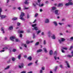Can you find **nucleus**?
<instances>
[{
	"label": "nucleus",
	"mask_w": 73,
	"mask_h": 73,
	"mask_svg": "<svg viewBox=\"0 0 73 73\" xmlns=\"http://www.w3.org/2000/svg\"><path fill=\"white\" fill-rule=\"evenodd\" d=\"M43 44H44V45H45V44H46V40H44V42H43Z\"/></svg>",
	"instance_id": "nucleus-39"
},
{
	"label": "nucleus",
	"mask_w": 73,
	"mask_h": 73,
	"mask_svg": "<svg viewBox=\"0 0 73 73\" xmlns=\"http://www.w3.org/2000/svg\"><path fill=\"white\" fill-rule=\"evenodd\" d=\"M4 51H5L4 50H2L0 51V52H4Z\"/></svg>",
	"instance_id": "nucleus-53"
},
{
	"label": "nucleus",
	"mask_w": 73,
	"mask_h": 73,
	"mask_svg": "<svg viewBox=\"0 0 73 73\" xmlns=\"http://www.w3.org/2000/svg\"><path fill=\"white\" fill-rule=\"evenodd\" d=\"M48 36L49 37H50V36H51V33H50V31H49L48 32Z\"/></svg>",
	"instance_id": "nucleus-15"
},
{
	"label": "nucleus",
	"mask_w": 73,
	"mask_h": 73,
	"mask_svg": "<svg viewBox=\"0 0 73 73\" xmlns=\"http://www.w3.org/2000/svg\"><path fill=\"white\" fill-rule=\"evenodd\" d=\"M26 71H23L21 73H26Z\"/></svg>",
	"instance_id": "nucleus-58"
},
{
	"label": "nucleus",
	"mask_w": 73,
	"mask_h": 73,
	"mask_svg": "<svg viewBox=\"0 0 73 73\" xmlns=\"http://www.w3.org/2000/svg\"><path fill=\"white\" fill-rule=\"evenodd\" d=\"M51 12L52 13H54L56 15H59L60 14V13L59 12V10L57 9V8L55 7H51Z\"/></svg>",
	"instance_id": "nucleus-1"
},
{
	"label": "nucleus",
	"mask_w": 73,
	"mask_h": 73,
	"mask_svg": "<svg viewBox=\"0 0 73 73\" xmlns=\"http://www.w3.org/2000/svg\"><path fill=\"white\" fill-rule=\"evenodd\" d=\"M16 49H13V52H16Z\"/></svg>",
	"instance_id": "nucleus-42"
},
{
	"label": "nucleus",
	"mask_w": 73,
	"mask_h": 73,
	"mask_svg": "<svg viewBox=\"0 0 73 73\" xmlns=\"http://www.w3.org/2000/svg\"><path fill=\"white\" fill-rule=\"evenodd\" d=\"M54 55H57V52L56 51H55L54 53Z\"/></svg>",
	"instance_id": "nucleus-48"
},
{
	"label": "nucleus",
	"mask_w": 73,
	"mask_h": 73,
	"mask_svg": "<svg viewBox=\"0 0 73 73\" xmlns=\"http://www.w3.org/2000/svg\"><path fill=\"white\" fill-rule=\"evenodd\" d=\"M53 23L54 24V25L55 26H57L58 25V24H57V23L56 21H54L53 22Z\"/></svg>",
	"instance_id": "nucleus-13"
},
{
	"label": "nucleus",
	"mask_w": 73,
	"mask_h": 73,
	"mask_svg": "<svg viewBox=\"0 0 73 73\" xmlns=\"http://www.w3.org/2000/svg\"><path fill=\"white\" fill-rule=\"evenodd\" d=\"M49 3V2H48V1H46L45 2V3H46V4H48V3Z\"/></svg>",
	"instance_id": "nucleus-60"
},
{
	"label": "nucleus",
	"mask_w": 73,
	"mask_h": 73,
	"mask_svg": "<svg viewBox=\"0 0 73 73\" xmlns=\"http://www.w3.org/2000/svg\"><path fill=\"white\" fill-rule=\"evenodd\" d=\"M40 73H43V71H42V70H40Z\"/></svg>",
	"instance_id": "nucleus-45"
},
{
	"label": "nucleus",
	"mask_w": 73,
	"mask_h": 73,
	"mask_svg": "<svg viewBox=\"0 0 73 73\" xmlns=\"http://www.w3.org/2000/svg\"><path fill=\"white\" fill-rule=\"evenodd\" d=\"M9 29L10 30H12V29H13V26H11L9 27Z\"/></svg>",
	"instance_id": "nucleus-24"
},
{
	"label": "nucleus",
	"mask_w": 73,
	"mask_h": 73,
	"mask_svg": "<svg viewBox=\"0 0 73 73\" xmlns=\"http://www.w3.org/2000/svg\"><path fill=\"white\" fill-rule=\"evenodd\" d=\"M18 9H19V10L20 11V10H21V7H18Z\"/></svg>",
	"instance_id": "nucleus-52"
},
{
	"label": "nucleus",
	"mask_w": 73,
	"mask_h": 73,
	"mask_svg": "<svg viewBox=\"0 0 73 73\" xmlns=\"http://www.w3.org/2000/svg\"><path fill=\"white\" fill-rule=\"evenodd\" d=\"M41 35L42 36H44V32H42V33Z\"/></svg>",
	"instance_id": "nucleus-51"
},
{
	"label": "nucleus",
	"mask_w": 73,
	"mask_h": 73,
	"mask_svg": "<svg viewBox=\"0 0 73 73\" xmlns=\"http://www.w3.org/2000/svg\"><path fill=\"white\" fill-rule=\"evenodd\" d=\"M27 59L28 60H29V61H32V58L31 56H30Z\"/></svg>",
	"instance_id": "nucleus-14"
},
{
	"label": "nucleus",
	"mask_w": 73,
	"mask_h": 73,
	"mask_svg": "<svg viewBox=\"0 0 73 73\" xmlns=\"http://www.w3.org/2000/svg\"><path fill=\"white\" fill-rule=\"evenodd\" d=\"M51 37L52 39L54 40L56 39V36H55V35L53 34L51 36Z\"/></svg>",
	"instance_id": "nucleus-12"
},
{
	"label": "nucleus",
	"mask_w": 73,
	"mask_h": 73,
	"mask_svg": "<svg viewBox=\"0 0 73 73\" xmlns=\"http://www.w3.org/2000/svg\"><path fill=\"white\" fill-rule=\"evenodd\" d=\"M20 25V23L18 22L17 23V26H19Z\"/></svg>",
	"instance_id": "nucleus-46"
},
{
	"label": "nucleus",
	"mask_w": 73,
	"mask_h": 73,
	"mask_svg": "<svg viewBox=\"0 0 73 73\" xmlns=\"http://www.w3.org/2000/svg\"><path fill=\"white\" fill-rule=\"evenodd\" d=\"M45 23H49V20L48 19H46L45 21Z\"/></svg>",
	"instance_id": "nucleus-10"
},
{
	"label": "nucleus",
	"mask_w": 73,
	"mask_h": 73,
	"mask_svg": "<svg viewBox=\"0 0 73 73\" xmlns=\"http://www.w3.org/2000/svg\"><path fill=\"white\" fill-rule=\"evenodd\" d=\"M43 49L45 53H47V50H46V49L45 48H44Z\"/></svg>",
	"instance_id": "nucleus-32"
},
{
	"label": "nucleus",
	"mask_w": 73,
	"mask_h": 73,
	"mask_svg": "<svg viewBox=\"0 0 73 73\" xmlns=\"http://www.w3.org/2000/svg\"><path fill=\"white\" fill-rule=\"evenodd\" d=\"M58 24H59V25H62V24H64V23H59Z\"/></svg>",
	"instance_id": "nucleus-55"
},
{
	"label": "nucleus",
	"mask_w": 73,
	"mask_h": 73,
	"mask_svg": "<svg viewBox=\"0 0 73 73\" xmlns=\"http://www.w3.org/2000/svg\"><path fill=\"white\" fill-rule=\"evenodd\" d=\"M72 25H67V27H70H70H72Z\"/></svg>",
	"instance_id": "nucleus-41"
},
{
	"label": "nucleus",
	"mask_w": 73,
	"mask_h": 73,
	"mask_svg": "<svg viewBox=\"0 0 73 73\" xmlns=\"http://www.w3.org/2000/svg\"><path fill=\"white\" fill-rule=\"evenodd\" d=\"M65 19H63L62 20V21H65Z\"/></svg>",
	"instance_id": "nucleus-62"
},
{
	"label": "nucleus",
	"mask_w": 73,
	"mask_h": 73,
	"mask_svg": "<svg viewBox=\"0 0 73 73\" xmlns=\"http://www.w3.org/2000/svg\"><path fill=\"white\" fill-rule=\"evenodd\" d=\"M36 33H37V35H38L39 33H41V30H39L38 31H36Z\"/></svg>",
	"instance_id": "nucleus-21"
},
{
	"label": "nucleus",
	"mask_w": 73,
	"mask_h": 73,
	"mask_svg": "<svg viewBox=\"0 0 73 73\" xmlns=\"http://www.w3.org/2000/svg\"><path fill=\"white\" fill-rule=\"evenodd\" d=\"M60 66L61 68H63V65H60Z\"/></svg>",
	"instance_id": "nucleus-44"
},
{
	"label": "nucleus",
	"mask_w": 73,
	"mask_h": 73,
	"mask_svg": "<svg viewBox=\"0 0 73 73\" xmlns=\"http://www.w3.org/2000/svg\"><path fill=\"white\" fill-rule=\"evenodd\" d=\"M37 25V24H35L34 25H32L31 26L32 27H34L33 28H32V29L33 31H34V30H35V31H37L38 30V27H36Z\"/></svg>",
	"instance_id": "nucleus-3"
},
{
	"label": "nucleus",
	"mask_w": 73,
	"mask_h": 73,
	"mask_svg": "<svg viewBox=\"0 0 73 73\" xmlns=\"http://www.w3.org/2000/svg\"><path fill=\"white\" fill-rule=\"evenodd\" d=\"M71 54H72V57L73 56V51H72L71 52Z\"/></svg>",
	"instance_id": "nucleus-64"
},
{
	"label": "nucleus",
	"mask_w": 73,
	"mask_h": 73,
	"mask_svg": "<svg viewBox=\"0 0 73 73\" xmlns=\"http://www.w3.org/2000/svg\"><path fill=\"white\" fill-rule=\"evenodd\" d=\"M17 32L18 33H24V31H20V30H19Z\"/></svg>",
	"instance_id": "nucleus-11"
},
{
	"label": "nucleus",
	"mask_w": 73,
	"mask_h": 73,
	"mask_svg": "<svg viewBox=\"0 0 73 73\" xmlns=\"http://www.w3.org/2000/svg\"><path fill=\"white\" fill-rule=\"evenodd\" d=\"M11 61V59H9L8 61H7V63L8 64H9L10 63Z\"/></svg>",
	"instance_id": "nucleus-38"
},
{
	"label": "nucleus",
	"mask_w": 73,
	"mask_h": 73,
	"mask_svg": "<svg viewBox=\"0 0 73 73\" xmlns=\"http://www.w3.org/2000/svg\"><path fill=\"white\" fill-rule=\"evenodd\" d=\"M44 5V4H42L41 5H39L40 7H42Z\"/></svg>",
	"instance_id": "nucleus-61"
},
{
	"label": "nucleus",
	"mask_w": 73,
	"mask_h": 73,
	"mask_svg": "<svg viewBox=\"0 0 73 73\" xmlns=\"http://www.w3.org/2000/svg\"><path fill=\"white\" fill-rule=\"evenodd\" d=\"M61 50L62 51V53H65V51L64 50H63V49H61Z\"/></svg>",
	"instance_id": "nucleus-40"
},
{
	"label": "nucleus",
	"mask_w": 73,
	"mask_h": 73,
	"mask_svg": "<svg viewBox=\"0 0 73 73\" xmlns=\"http://www.w3.org/2000/svg\"><path fill=\"white\" fill-rule=\"evenodd\" d=\"M70 39L71 40H73V37H71L70 38Z\"/></svg>",
	"instance_id": "nucleus-63"
},
{
	"label": "nucleus",
	"mask_w": 73,
	"mask_h": 73,
	"mask_svg": "<svg viewBox=\"0 0 73 73\" xmlns=\"http://www.w3.org/2000/svg\"><path fill=\"white\" fill-rule=\"evenodd\" d=\"M62 49H64V50H67L68 49V48L67 47H62Z\"/></svg>",
	"instance_id": "nucleus-25"
},
{
	"label": "nucleus",
	"mask_w": 73,
	"mask_h": 73,
	"mask_svg": "<svg viewBox=\"0 0 73 73\" xmlns=\"http://www.w3.org/2000/svg\"><path fill=\"white\" fill-rule=\"evenodd\" d=\"M15 38V37L14 36H12L11 37H10V40L13 41H14V40H13V39Z\"/></svg>",
	"instance_id": "nucleus-8"
},
{
	"label": "nucleus",
	"mask_w": 73,
	"mask_h": 73,
	"mask_svg": "<svg viewBox=\"0 0 73 73\" xmlns=\"http://www.w3.org/2000/svg\"><path fill=\"white\" fill-rule=\"evenodd\" d=\"M65 63L66 64L67 67H68V68H70V66H69V64L68 62L67 61H66Z\"/></svg>",
	"instance_id": "nucleus-9"
},
{
	"label": "nucleus",
	"mask_w": 73,
	"mask_h": 73,
	"mask_svg": "<svg viewBox=\"0 0 73 73\" xmlns=\"http://www.w3.org/2000/svg\"><path fill=\"white\" fill-rule=\"evenodd\" d=\"M24 8L23 9L24 10H25L26 9H29V8H26L25 7V6H24Z\"/></svg>",
	"instance_id": "nucleus-35"
},
{
	"label": "nucleus",
	"mask_w": 73,
	"mask_h": 73,
	"mask_svg": "<svg viewBox=\"0 0 73 73\" xmlns=\"http://www.w3.org/2000/svg\"><path fill=\"white\" fill-rule=\"evenodd\" d=\"M33 38H36V35H35V34L33 33Z\"/></svg>",
	"instance_id": "nucleus-26"
},
{
	"label": "nucleus",
	"mask_w": 73,
	"mask_h": 73,
	"mask_svg": "<svg viewBox=\"0 0 73 73\" xmlns=\"http://www.w3.org/2000/svg\"><path fill=\"white\" fill-rule=\"evenodd\" d=\"M0 17H1V19L2 20V19H5V18H6V17H7V16L6 15H2L0 14Z\"/></svg>",
	"instance_id": "nucleus-4"
},
{
	"label": "nucleus",
	"mask_w": 73,
	"mask_h": 73,
	"mask_svg": "<svg viewBox=\"0 0 73 73\" xmlns=\"http://www.w3.org/2000/svg\"><path fill=\"white\" fill-rule=\"evenodd\" d=\"M33 5L34 7H36V4L35 3H33Z\"/></svg>",
	"instance_id": "nucleus-30"
},
{
	"label": "nucleus",
	"mask_w": 73,
	"mask_h": 73,
	"mask_svg": "<svg viewBox=\"0 0 73 73\" xmlns=\"http://www.w3.org/2000/svg\"><path fill=\"white\" fill-rule=\"evenodd\" d=\"M53 51L52 50H50L49 52L50 55H52L53 54Z\"/></svg>",
	"instance_id": "nucleus-18"
},
{
	"label": "nucleus",
	"mask_w": 73,
	"mask_h": 73,
	"mask_svg": "<svg viewBox=\"0 0 73 73\" xmlns=\"http://www.w3.org/2000/svg\"><path fill=\"white\" fill-rule=\"evenodd\" d=\"M24 64L23 63H21V65H19V68H20V69H22V68H24Z\"/></svg>",
	"instance_id": "nucleus-5"
},
{
	"label": "nucleus",
	"mask_w": 73,
	"mask_h": 73,
	"mask_svg": "<svg viewBox=\"0 0 73 73\" xmlns=\"http://www.w3.org/2000/svg\"><path fill=\"white\" fill-rule=\"evenodd\" d=\"M65 39L62 38H61V40L60 39L59 40V41L60 44H61L62 41H65Z\"/></svg>",
	"instance_id": "nucleus-7"
},
{
	"label": "nucleus",
	"mask_w": 73,
	"mask_h": 73,
	"mask_svg": "<svg viewBox=\"0 0 73 73\" xmlns=\"http://www.w3.org/2000/svg\"><path fill=\"white\" fill-rule=\"evenodd\" d=\"M16 7H13V9H14V10L16 9Z\"/></svg>",
	"instance_id": "nucleus-56"
},
{
	"label": "nucleus",
	"mask_w": 73,
	"mask_h": 73,
	"mask_svg": "<svg viewBox=\"0 0 73 73\" xmlns=\"http://www.w3.org/2000/svg\"><path fill=\"white\" fill-rule=\"evenodd\" d=\"M12 20L13 21H14V20H17V18L14 17L12 19Z\"/></svg>",
	"instance_id": "nucleus-20"
},
{
	"label": "nucleus",
	"mask_w": 73,
	"mask_h": 73,
	"mask_svg": "<svg viewBox=\"0 0 73 73\" xmlns=\"http://www.w3.org/2000/svg\"><path fill=\"white\" fill-rule=\"evenodd\" d=\"M63 6V4L62 3H60L58 4V7H62Z\"/></svg>",
	"instance_id": "nucleus-17"
},
{
	"label": "nucleus",
	"mask_w": 73,
	"mask_h": 73,
	"mask_svg": "<svg viewBox=\"0 0 73 73\" xmlns=\"http://www.w3.org/2000/svg\"><path fill=\"white\" fill-rule=\"evenodd\" d=\"M37 62H38V60H37L35 62V64H36V65H38V64H37Z\"/></svg>",
	"instance_id": "nucleus-49"
},
{
	"label": "nucleus",
	"mask_w": 73,
	"mask_h": 73,
	"mask_svg": "<svg viewBox=\"0 0 73 73\" xmlns=\"http://www.w3.org/2000/svg\"><path fill=\"white\" fill-rule=\"evenodd\" d=\"M24 46H25V48H27V44H24Z\"/></svg>",
	"instance_id": "nucleus-57"
},
{
	"label": "nucleus",
	"mask_w": 73,
	"mask_h": 73,
	"mask_svg": "<svg viewBox=\"0 0 73 73\" xmlns=\"http://www.w3.org/2000/svg\"><path fill=\"white\" fill-rule=\"evenodd\" d=\"M20 37H21H21H22V34H20Z\"/></svg>",
	"instance_id": "nucleus-59"
},
{
	"label": "nucleus",
	"mask_w": 73,
	"mask_h": 73,
	"mask_svg": "<svg viewBox=\"0 0 73 73\" xmlns=\"http://www.w3.org/2000/svg\"><path fill=\"white\" fill-rule=\"evenodd\" d=\"M38 13H36L35 15L34 16L35 17H37L38 16Z\"/></svg>",
	"instance_id": "nucleus-31"
},
{
	"label": "nucleus",
	"mask_w": 73,
	"mask_h": 73,
	"mask_svg": "<svg viewBox=\"0 0 73 73\" xmlns=\"http://www.w3.org/2000/svg\"><path fill=\"white\" fill-rule=\"evenodd\" d=\"M9 67H10L9 66H7L6 68H5V70H6L7 69H9Z\"/></svg>",
	"instance_id": "nucleus-27"
},
{
	"label": "nucleus",
	"mask_w": 73,
	"mask_h": 73,
	"mask_svg": "<svg viewBox=\"0 0 73 73\" xmlns=\"http://www.w3.org/2000/svg\"><path fill=\"white\" fill-rule=\"evenodd\" d=\"M1 31L3 32V33H5V31L4 30V28L3 27H2L1 29Z\"/></svg>",
	"instance_id": "nucleus-16"
},
{
	"label": "nucleus",
	"mask_w": 73,
	"mask_h": 73,
	"mask_svg": "<svg viewBox=\"0 0 73 73\" xmlns=\"http://www.w3.org/2000/svg\"><path fill=\"white\" fill-rule=\"evenodd\" d=\"M15 41L16 42H18V41H19V39H15Z\"/></svg>",
	"instance_id": "nucleus-54"
},
{
	"label": "nucleus",
	"mask_w": 73,
	"mask_h": 73,
	"mask_svg": "<svg viewBox=\"0 0 73 73\" xmlns=\"http://www.w3.org/2000/svg\"><path fill=\"white\" fill-rule=\"evenodd\" d=\"M73 48V46H71L70 47V48L69 49V50H71Z\"/></svg>",
	"instance_id": "nucleus-47"
},
{
	"label": "nucleus",
	"mask_w": 73,
	"mask_h": 73,
	"mask_svg": "<svg viewBox=\"0 0 73 73\" xmlns=\"http://www.w3.org/2000/svg\"><path fill=\"white\" fill-rule=\"evenodd\" d=\"M12 60L13 61H15V58H12Z\"/></svg>",
	"instance_id": "nucleus-33"
},
{
	"label": "nucleus",
	"mask_w": 73,
	"mask_h": 73,
	"mask_svg": "<svg viewBox=\"0 0 73 73\" xmlns=\"http://www.w3.org/2000/svg\"><path fill=\"white\" fill-rule=\"evenodd\" d=\"M25 15V13H24L23 12H21V15H20L19 17L20 19V20H23V21H24L25 19L23 18V17H24Z\"/></svg>",
	"instance_id": "nucleus-2"
},
{
	"label": "nucleus",
	"mask_w": 73,
	"mask_h": 73,
	"mask_svg": "<svg viewBox=\"0 0 73 73\" xmlns=\"http://www.w3.org/2000/svg\"><path fill=\"white\" fill-rule=\"evenodd\" d=\"M25 4H29V2L27 1H26L24 2Z\"/></svg>",
	"instance_id": "nucleus-29"
},
{
	"label": "nucleus",
	"mask_w": 73,
	"mask_h": 73,
	"mask_svg": "<svg viewBox=\"0 0 73 73\" xmlns=\"http://www.w3.org/2000/svg\"><path fill=\"white\" fill-rule=\"evenodd\" d=\"M27 44H29L30 43V42L29 40H27L26 42Z\"/></svg>",
	"instance_id": "nucleus-36"
},
{
	"label": "nucleus",
	"mask_w": 73,
	"mask_h": 73,
	"mask_svg": "<svg viewBox=\"0 0 73 73\" xmlns=\"http://www.w3.org/2000/svg\"><path fill=\"white\" fill-rule=\"evenodd\" d=\"M33 64V63H30L28 64V66H31V65H32Z\"/></svg>",
	"instance_id": "nucleus-34"
},
{
	"label": "nucleus",
	"mask_w": 73,
	"mask_h": 73,
	"mask_svg": "<svg viewBox=\"0 0 73 73\" xmlns=\"http://www.w3.org/2000/svg\"><path fill=\"white\" fill-rule=\"evenodd\" d=\"M41 69L42 70H45V68L44 67H42Z\"/></svg>",
	"instance_id": "nucleus-43"
},
{
	"label": "nucleus",
	"mask_w": 73,
	"mask_h": 73,
	"mask_svg": "<svg viewBox=\"0 0 73 73\" xmlns=\"http://www.w3.org/2000/svg\"><path fill=\"white\" fill-rule=\"evenodd\" d=\"M67 57H69V58H71V57H72V56L68 54L67 56Z\"/></svg>",
	"instance_id": "nucleus-22"
},
{
	"label": "nucleus",
	"mask_w": 73,
	"mask_h": 73,
	"mask_svg": "<svg viewBox=\"0 0 73 73\" xmlns=\"http://www.w3.org/2000/svg\"><path fill=\"white\" fill-rule=\"evenodd\" d=\"M39 42H37L35 43V46H37V45H39Z\"/></svg>",
	"instance_id": "nucleus-28"
},
{
	"label": "nucleus",
	"mask_w": 73,
	"mask_h": 73,
	"mask_svg": "<svg viewBox=\"0 0 73 73\" xmlns=\"http://www.w3.org/2000/svg\"><path fill=\"white\" fill-rule=\"evenodd\" d=\"M27 17V19H29L30 17V16H29V14H28Z\"/></svg>",
	"instance_id": "nucleus-50"
},
{
	"label": "nucleus",
	"mask_w": 73,
	"mask_h": 73,
	"mask_svg": "<svg viewBox=\"0 0 73 73\" xmlns=\"http://www.w3.org/2000/svg\"><path fill=\"white\" fill-rule=\"evenodd\" d=\"M57 67H56L54 69V72H56L57 70Z\"/></svg>",
	"instance_id": "nucleus-37"
},
{
	"label": "nucleus",
	"mask_w": 73,
	"mask_h": 73,
	"mask_svg": "<svg viewBox=\"0 0 73 73\" xmlns=\"http://www.w3.org/2000/svg\"><path fill=\"white\" fill-rule=\"evenodd\" d=\"M21 54L19 55L17 57V58L19 60H20L21 59Z\"/></svg>",
	"instance_id": "nucleus-19"
},
{
	"label": "nucleus",
	"mask_w": 73,
	"mask_h": 73,
	"mask_svg": "<svg viewBox=\"0 0 73 73\" xmlns=\"http://www.w3.org/2000/svg\"><path fill=\"white\" fill-rule=\"evenodd\" d=\"M42 50L40 49L37 50V53H38V52H42Z\"/></svg>",
	"instance_id": "nucleus-23"
},
{
	"label": "nucleus",
	"mask_w": 73,
	"mask_h": 73,
	"mask_svg": "<svg viewBox=\"0 0 73 73\" xmlns=\"http://www.w3.org/2000/svg\"><path fill=\"white\" fill-rule=\"evenodd\" d=\"M73 5V3L71 2H69L68 3H66L65 5L66 6H69V5Z\"/></svg>",
	"instance_id": "nucleus-6"
}]
</instances>
